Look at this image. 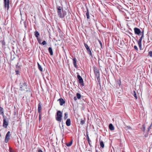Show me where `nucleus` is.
<instances>
[{"mask_svg":"<svg viewBox=\"0 0 152 152\" xmlns=\"http://www.w3.org/2000/svg\"><path fill=\"white\" fill-rule=\"evenodd\" d=\"M8 121L6 120V118L3 119V126L5 128H7V126L8 125Z\"/></svg>","mask_w":152,"mask_h":152,"instance_id":"9","label":"nucleus"},{"mask_svg":"<svg viewBox=\"0 0 152 152\" xmlns=\"http://www.w3.org/2000/svg\"><path fill=\"white\" fill-rule=\"evenodd\" d=\"M145 125L144 124H143L142 126V127L141 128L143 132H144L145 129Z\"/></svg>","mask_w":152,"mask_h":152,"instance_id":"24","label":"nucleus"},{"mask_svg":"<svg viewBox=\"0 0 152 152\" xmlns=\"http://www.w3.org/2000/svg\"><path fill=\"white\" fill-rule=\"evenodd\" d=\"M41 120V115H39V121H40Z\"/></svg>","mask_w":152,"mask_h":152,"instance_id":"38","label":"nucleus"},{"mask_svg":"<svg viewBox=\"0 0 152 152\" xmlns=\"http://www.w3.org/2000/svg\"><path fill=\"white\" fill-rule=\"evenodd\" d=\"M72 141L70 142H69L68 143H66V145L68 147H69V146H71L72 145Z\"/></svg>","mask_w":152,"mask_h":152,"instance_id":"21","label":"nucleus"},{"mask_svg":"<svg viewBox=\"0 0 152 152\" xmlns=\"http://www.w3.org/2000/svg\"><path fill=\"white\" fill-rule=\"evenodd\" d=\"M58 101H59L60 103V104L61 105H62L63 104H64L65 102V101L62 98H61L58 100Z\"/></svg>","mask_w":152,"mask_h":152,"instance_id":"12","label":"nucleus"},{"mask_svg":"<svg viewBox=\"0 0 152 152\" xmlns=\"http://www.w3.org/2000/svg\"><path fill=\"white\" fill-rule=\"evenodd\" d=\"M66 125L67 126H69L71 125V120L70 119L68 118V119L66 122Z\"/></svg>","mask_w":152,"mask_h":152,"instance_id":"14","label":"nucleus"},{"mask_svg":"<svg viewBox=\"0 0 152 152\" xmlns=\"http://www.w3.org/2000/svg\"><path fill=\"white\" fill-rule=\"evenodd\" d=\"M37 39L39 43L40 44H41V43H42V40L40 38H37Z\"/></svg>","mask_w":152,"mask_h":152,"instance_id":"28","label":"nucleus"},{"mask_svg":"<svg viewBox=\"0 0 152 152\" xmlns=\"http://www.w3.org/2000/svg\"><path fill=\"white\" fill-rule=\"evenodd\" d=\"M100 145L101 146L102 148H104V144L103 142L102 141H101L100 140H99Z\"/></svg>","mask_w":152,"mask_h":152,"instance_id":"16","label":"nucleus"},{"mask_svg":"<svg viewBox=\"0 0 152 152\" xmlns=\"http://www.w3.org/2000/svg\"><path fill=\"white\" fill-rule=\"evenodd\" d=\"M152 123L151 124V125L149 126L148 129V130H147V132H148L151 129V128L152 126Z\"/></svg>","mask_w":152,"mask_h":152,"instance_id":"30","label":"nucleus"},{"mask_svg":"<svg viewBox=\"0 0 152 152\" xmlns=\"http://www.w3.org/2000/svg\"><path fill=\"white\" fill-rule=\"evenodd\" d=\"M38 152H43L40 149L38 150Z\"/></svg>","mask_w":152,"mask_h":152,"instance_id":"39","label":"nucleus"},{"mask_svg":"<svg viewBox=\"0 0 152 152\" xmlns=\"http://www.w3.org/2000/svg\"><path fill=\"white\" fill-rule=\"evenodd\" d=\"M0 113L1 114L4 115V114L3 109L1 107H0Z\"/></svg>","mask_w":152,"mask_h":152,"instance_id":"22","label":"nucleus"},{"mask_svg":"<svg viewBox=\"0 0 152 152\" xmlns=\"http://www.w3.org/2000/svg\"><path fill=\"white\" fill-rule=\"evenodd\" d=\"M34 35L35 36L37 37V38H39V33L38 31H36L34 32Z\"/></svg>","mask_w":152,"mask_h":152,"instance_id":"17","label":"nucleus"},{"mask_svg":"<svg viewBox=\"0 0 152 152\" xmlns=\"http://www.w3.org/2000/svg\"><path fill=\"white\" fill-rule=\"evenodd\" d=\"M76 95L78 99H79L81 98V95L80 94L77 93L76 94Z\"/></svg>","mask_w":152,"mask_h":152,"instance_id":"26","label":"nucleus"},{"mask_svg":"<svg viewBox=\"0 0 152 152\" xmlns=\"http://www.w3.org/2000/svg\"><path fill=\"white\" fill-rule=\"evenodd\" d=\"M148 56L150 57H152V51H150L148 52Z\"/></svg>","mask_w":152,"mask_h":152,"instance_id":"29","label":"nucleus"},{"mask_svg":"<svg viewBox=\"0 0 152 152\" xmlns=\"http://www.w3.org/2000/svg\"><path fill=\"white\" fill-rule=\"evenodd\" d=\"M99 43L100 44V45L101 47H102V44L101 41H100L99 40Z\"/></svg>","mask_w":152,"mask_h":152,"instance_id":"35","label":"nucleus"},{"mask_svg":"<svg viewBox=\"0 0 152 152\" xmlns=\"http://www.w3.org/2000/svg\"><path fill=\"white\" fill-rule=\"evenodd\" d=\"M3 118H4V116H3Z\"/></svg>","mask_w":152,"mask_h":152,"instance_id":"45","label":"nucleus"},{"mask_svg":"<svg viewBox=\"0 0 152 152\" xmlns=\"http://www.w3.org/2000/svg\"><path fill=\"white\" fill-rule=\"evenodd\" d=\"M86 15L87 16V18L88 19H89L90 17L89 16L88 11V9H87V12L86 13Z\"/></svg>","mask_w":152,"mask_h":152,"instance_id":"27","label":"nucleus"},{"mask_svg":"<svg viewBox=\"0 0 152 152\" xmlns=\"http://www.w3.org/2000/svg\"><path fill=\"white\" fill-rule=\"evenodd\" d=\"M61 7H59L57 9V13L58 15L60 17V18H63L64 17L66 14L63 12V13L61 12Z\"/></svg>","mask_w":152,"mask_h":152,"instance_id":"3","label":"nucleus"},{"mask_svg":"<svg viewBox=\"0 0 152 152\" xmlns=\"http://www.w3.org/2000/svg\"><path fill=\"white\" fill-rule=\"evenodd\" d=\"M88 143L90 145V141H89V142H88Z\"/></svg>","mask_w":152,"mask_h":152,"instance_id":"43","label":"nucleus"},{"mask_svg":"<svg viewBox=\"0 0 152 152\" xmlns=\"http://www.w3.org/2000/svg\"><path fill=\"white\" fill-rule=\"evenodd\" d=\"M62 127H63L62 129H64V126H63V125H62Z\"/></svg>","mask_w":152,"mask_h":152,"instance_id":"42","label":"nucleus"},{"mask_svg":"<svg viewBox=\"0 0 152 152\" xmlns=\"http://www.w3.org/2000/svg\"><path fill=\"white\" fill-rule=\"evenodd\" d=\"M85 123V121L84 120H83L82 119H81V121H80V124L82 125L83 124Z\"/></svg>","mask_w":152,"mask_h":152,"instance_id":"31","label":"nucleus"},{"mask_svg":"<svg viewBox=\"0 0 152 152\" xmlns=\"http://www.w3.org/2000/svg\"><path fill=\"white\" fill-rule=\"evenodd\" d=\"M134 49L137 50H138V48L137 47V46L136 45H134Z\"/></svg>","mask_w":152,"mask_h":152,"instance_id":"33","label":"nucleus"},{"mask_svg":"<svg viewBox=\"0 0 152 152\" xmlns=\"http://www.w3.org/2000/svg\"><path fill=\"white\" fill-rule=\"evenodd\" d=\"M133 96L136 99H137V97L136 95V91H133V93L132 94Z\"/></svg>","mask_w":152,"mask_h":152,"instance_id":"23","label":"nucleus"},{"mask_svg":"<svg viewBox=\"0 0 152 152\" xmlns=\"http://www.w3.org/2000/svg\"><path fill=\"white\" fill-rule=\"evenodd\" d=\"M4 7L6 8L7 7V10H8L9 8V0H4Z\"/></svg>","mask_w":152,"mask_h":152,"instance_id":"11","label":"nucleus"},{"mask_svg":"<svg viewBox=\"0 0 152 152\" xmlns=\"http://www.w3.org/2000/svg\"><path fill=\"white\" fill-rule=\"evenodd\" d=\"M77 78L78 80V81L79 83L82 86H84V83L83 81V80L82 77L78 75H77Z\"/></svg>","mask_w":152,"mask_h":152,"instance_id":"7","label":"nucleus"},{"mask_svg":"<svg viewBox=\"0 0 152 152\" xmlns=\"http://www.w3.org/2000/svg\"><path fill=\"white\" fill-rule=\"evenodd\" d=\"M73 64L75 68H77V60L76 58L75 57L73 59Z\"/></svg>","mask_w":152,"mask_h":152,"instance_id":"13","label":"nucleus"},{"mask_svg":"<svg viewBox=\"0 0 152 152\" xmlns=\"http://www.w3.org/2000/svg\"><path fill=\"white\" fill-rule=\"evenodd\" d=\"M57 117H56V120L60 122H61L62 119V113L60 111H58L56 113Z\"/></svg>","mask_w":152,"mask_h":152,"instance_id":"2","label":"nucleus"},{"mask_svg":"<svg viewBox=\"0 0 152 152\" xmlns=\"http://www.w3.org/2000/svg\"><path fill=\"white\" fill-rule=\"evenodd\" d=\"M134 33L136 34L140 35V34L142 33V32L140 31V29L137 28H134Z\"/></svg>","mask_w":152,"mask_h":152,"instance_id":"8","label":"nucleus"},{"mask_svg":"<svg viewBox=\"0 0 152 152\" xmlns=\"http://www.w3.org/2000/svg\"><path fill=\"white\" fill-rule=\"evenodd\" d=\"M16 114V113L15 111V110H14V115H15Z\"/></svg>","mask_w":152,"mask_h":152,"instance_id":"36","label":"nucleus"},{"mask_svg":"<svg viewBox=\"0 0 152 152\" xmlns=\"http://www.w3.org/2000/svg\"><path fill=\"white\" fill-rule=\"evenodd\" d=\"M74 99L75 101H76L77 99L76 97V96L74 97Z\"/></svg>","mask_w":152,"mask_h":152,"instance_id":"37","label":"nucleus"},{"mask_svg":"<svg viewBox=\"0 0 152 152\" xmlns=\"http://www.w3.org/2000/svg\"><path fill=\"white\" fill-rule=\"evenodd\" d=\"M84 45L87 50L88 53L92 57L91 52L88 45H87L85 43H84Z\"/></svg>","mask_w":152,"mask_h":152,"instance_id":"6","label":"nucleus"},{"mask_svg":"<svg viewBox=\"0 0 152 152\" xmlns=\"http://www.w3.org/2000/svg\"><path fill=\"white\" fill-rule=\"evenodd\" d=\"M87 140L88 141V142H89V141H90V140L89 138V137L88 135L87 136Z\"/></svg>","mask_w":152,"mask_h":152,"instance_id":"34","label":"nucleus"},{"mask_svg":"<svg viewBox=\"0 0 152 152\" xmlns=\"http://www.w3.org/2000/svg\"><path fill=\"white\" fill-rule=\"evenodd\" d=\"M20 90L21 91H27V85L25 82L23 81L21 82L20 84Z\"/></svg>","mask_w":152,"mask_h":152,"instance_id":"1","label":"nucleus"},{"mask_svg":"<svg viewBox=\"0 0 152 152\" xmlns=\"http://www.w3.org/2000/svg\"><path fill=\"white\" fill-rule=\"evenodd\" d=\"M18 64V63L16 65V66H17Z\"/></svg>","mask_w":152,"mask_h":152,"instance_id":"44","label":"nucleus"},{"mask_svg":"<svg viewBox=\"0 0 152 152\" xmlns=\"http://www.w3.org/2000/svg\"><path fill=\"white\" fill-rule=\"evenodd\" d=\"M10 131L7 132V134H6L5 139V142L6 143L8 142L9 140L10 139Z\"/></svg>","mask_w":152,"mask_h":152,"instance_id":"10","label":"nucleus"},{"mask_svg":"<svg viewBox=\"0 0 152 152\" xmlns=\"http://www.w3.org/2000/svg\"><path fill=\"white\" fill-rule=\"evenodd\" d=\"M16 72H17V74H18V73L19 72L18 71H16Z\"/></svg>","mask_w":152,"mask_h":152,"instance_id":"41","label":"nucleus"},{"mask_svg":"<svg viewBox=\"0 0 152 152\" xmlns=\"http://www.w3.org/2000/svg\"><path fill=\"white\" fill-rule=\"evenodd\" d=\"M47 44V43L44 40L43 41L42 43H41V44H42L43 45H45Z\"/></svg>","mask_w":152,"mask_h":152,"instance_id":"32","label":"nucleus"},{"mask_svg":"<svg viewBox=\"0 0 152 152\" xmlns=\"http://www.w3.org/2000/svg\"><path fill=\"white\" fill-rule=\"evenodd\" d=\"M109 129L111 130H113L114 129V128L112 124H110L109 125Z\"/></svg>","mask_w":152,"mask_h":152,"instance_id":"15","label":"nucleus"},{"mask_svg":"<svg viewBox=\"0 0 152 152\" xmlns=\"http://www.w3.org/2000/svg\"><path fill=\"white\" fill-rule=\"evenodd\" d=\"M37 65L38 69H39L40 71L42 72L43 71V69L41 65L39 64L38 63H37Z\"/></svg>","mask_w":152,"mask_h":152,"instance_id":"20","label":"nucleus"},{"mask_svg":"<svg viewBox=\"0 0 152 152\" xmlns=\"http://www.w3.org/2000/svg\"><path fill=\"white\" fill-rule=\"evenodd\" d=\"M68 118V113L66 112L65 113H64V120H66L67 118Z\"/></svg>","mask_w":152,"mask_h":152,"instance_id":"25","label":"nucleus"},{"mask_svg":"<svg viewBox=\"0 0 152 152\" xmlns=\"http://www.w3.org/2000/svg\"><path fill=\"white\" fill-rule=\"evenodd\" d=\"M48 51L51 55H53V52L51 47H49L48 48Z\"/></svg>","mask_w":152,"mask_h":152,"instance_id":"18","label":"nucleus"},{"mask_svg":"<svg viewBox=\"0 0 152 152\" xmlns=\"http://www.w3.org/2000/svg\"><path fill=\"white\" fill-rule=\"evenodd\" d=\"M94 71L95 76L96 77L98 81L99 82V80H100L99 71L98 69L95 67H94Z\"/></svg>","mask_w":152,"mask_h":152,"instance_id":"4","label":"nucleus"},{"mask_svg":"<svg viewBox=\"0 0 152 152\" xmlns=\"http://www.w3.org/2000/svg\"><path fill=\"white\" fill-rule=\"evenodd\" d=\"M42 110V107L41 104H38V111L39 113H40Z\"/></svg>","mask_w":152,"mask_h":152,"instance_id":"19","label":"nucleus"},{"mask_svg":"<svg viewBox=\"0 0 152 152\" xmlns=\"http://www.w3.org/2000/svg\"><path fill=\"white\" fill-rule=\"evenodd\" d=\"M121 82L120 81L119 82H118V84H119V86H120L121 85Z\"/></svg>","mask_w":152,"mask_h":152,"instance_id":"40","label":"nucleus"},{"mask_svg":"<svg viewBox=\"0 0 152 152\" xmlns=\"http://www.w3.org/2000/svg\"><path fill=\"white\" fill-rule=\"evenodd\" d=\"M144 31H142V34H141V36L140 37V39L139 40L138 42V44L139 45V46L140 48V49H141L142 47V38L143 37H144V33H143Z\"/></svg>","mask_w":152,"mask_h":152,"instance_id":"5","label":"nucleus"}]
</instances>
